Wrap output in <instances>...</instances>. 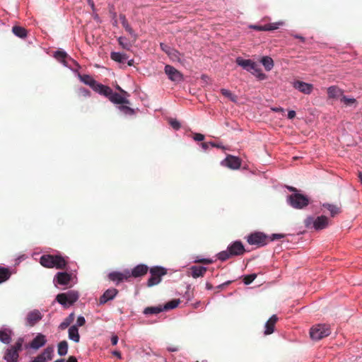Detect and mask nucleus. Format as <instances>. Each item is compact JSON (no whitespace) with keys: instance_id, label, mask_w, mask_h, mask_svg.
I'll return each instance as SVG.
<instances>
[{"instance_id":"nucleus-19","label":"nucleus","mask_w":362,"mask_h":362,"mask_svg":"<svg viewBox=\"0 0 362 362\" xmlns=\"http://www.w3.org/2000/svg\"><path fill=\"white\" fill-rule=\"evenodd\" d=\"M293 87L304 94H310L313 88L312 84L297 81L293 83Z\"/></svg>"},{"instance_id":"nucleus-33","label":"nucleus","mask_w":362,"mask_h":362,"mask_svg":"<svg viewBox=\"0 0 362 362\" xmlns=\"http://www.w3.org/2000/svg\"><path fill=\"white\" fill-rule=\"evenodd\" d=\"M110 58L117 62L124 63V62L128 59V57L126 54L112 52L110 54Z\"/></svg>"},{"instance_id":"nucleus-56","label":"nucleus","mask_w":362,"mask_h":362,"mask_svg":"<svg viewBox=\"0 0 362 362\" xmlns=\"http://www.w3.org/2000/svg\"><path fill=\"white\" fill-rule=\"evenodd\" d=\"M116 88L120 92V93L123 94L124 95H126V96H129V94L124 90L121 87H119V86H117Z\"/></svg>"},{"instance_id":"nucleus-24","label":"nucleus","mask_w":362,"mask_h":362,"mask_svg":"<svg viewBox=\"0 0 362 362\" xmlns=\"http://www.w3.org/2000/svg\"><path fill=\"white\" fill-rule=\"evenodd\" d=\"M94 90L100 93V95H105V97L108 98V99H110V97L111 96L113 92L112 89L109 86L103 85L99 83H98V85H96V87Z\"/></svg>"},{"instance_id":"nucleus-3","label":"nucleus","mask_w":362,"mask_h":362,"mask_svg":"<svg viewBox=\"0 0 362 362\" xmlns=\"http://www.w3.org/2000/svg\"><path fill=\"white\" fill-rule=\"evenodd\" d=\"M329 218L325 216H320L316 218L309 216L305 219L304 223L308 228L319 230L326 228L329 226Z\"/></svg>"},{"instance_id":"nucleus-62","label":"nucleus","mask_w":362,"mask_h":362,"mask_svg":"<svg viewBox=\"0 0 362 362\" xmlns=\"http://www.w3.org/2000/svg\"><path fill=\"white\" fill-rule=\"evenodd\" d=\"M212 288H213V286L210 283L206 284V288L207 290H211V289H212Z\"/></svg>"},{"instance_id":"nucleus-63","label":"nucleus","mask_w":362,"mask_h":362,"mask_svg":"<svg viewBox=\"0 0 362 362\" xmlns=\"http://www.w3.org/2000/svg\"><path fill=\"white\" fill-rule=\"evenodd\" d=\"M288 189L291 191V192H294L295 193H297V189L293 187H288Z\"/></svg>"},{"instance_id":"nucleus-45","label":"nucleus","mask_w":362,"mask_h":362,"mask_svg":"<svg viewBox=\"0 0 362 362\" xmlns=\"http://www.w3.org/2000/svg\"><path fill=\"white\" fill-rule=\"evenodd\" d=\"M340 100H341V102L344 103L346 105H351L356 102V99L349 98L346 96L343 95H341Z\"/></svg>"},{"instance_id":"nucleus-34","label":"nucleus","mask_w":362,"mask_h":362,"mask_svg":"<svg viewBox=\"0 0 362 362\" xmlns=\"http://www.w3.org/2000/svg\"><path fill=\"white\" fill-rule=\"evenodd\" d=\"M11 275L8 268L0 266V284L7 281Z\"/></svg>"},{"instance_id":"nucleus-18","label":"nucleus","mask_w":362,"mask_h":362,"mask_svg":"<svg viewBox=\"0 0 362 362\" xmlns=\"http://www.w3.org/2000/svg\"><path fill=\"white\" fill-rule=\"evenodd\" d=\"M236 64L241 66L243 69L247 71H252V69L255 67V62L251 59H245L240 57H238L235 59Z\"/></svg>"},{"instance_id":"nucleus-4","label":"nucleus","mask_w":362,"mask_h":362,"mask_svg":"<svg viewBox=\"0 0 362 362\" xmlns=\"http://www.w3.org/2000/svg\"><path fill=\"white\" fill-rule=\"evenodd\" d=\"M22 346L23 337H19L14 346L6 349L3 359L6 362H17L19 357L18 351H21Z\"/></svg>"},{"instance_id":"nucleus-52","label":"nucleus","mask_w":362,"mask_h":362,"mask_svg":"<svg viewBox=\"0 0 362 362\" xmlns=\"http://www.w3.org/2000/svg\"><path fill=\"white\" fill-rule=\"evenodd\" d=\"M285 235L284 234H273L271 237H268L269 241H273L274 240L281 239L284 238Z\"/></svg>"},{"instance_id":"nucleus-7","label":"nucleus","mask_w":362,"mask_h":362,"mask_svg":"<svg viewBox=\"0 0 362 362\" xmlns=\"http://www.w3.org/2000/svg\"><path fill=\"white\" fill-rule=\"evenodd\" d=\"M151 276L147 281V286L148 287H152L158 284L163 276L167 274V271L165 268L161 267H153L150 269Z\"/></svg>"},{"instance_id":"nucleus-17","label":"nucleus","mask_w":362,"mask_h":362,"mask_svg":"<svg viewBox=\"0 0 362 362\" xmlns=\"http://www.w3.org/2000/svg\"><path fill=\"white\" fill-rule=\"evenodd\" d=\"M148 271V267L144 264L136 266L130 272V277L138 278L145 276Z\"/></svg>"},{"instance_id":"nucleus-22","label":"nucleus","mask_w":362,"mask_h":362,"mask_svg":"<svg viewBox=\"0 0 362 362\" xmlns=\"http://www.w3.org/2000/svg\"><path fill=\"white\" fill-rule=\"evenodd\" d=\"M278 320V317L276 315H273L265 324L264 334L269 335L274 332V327Z\"/></svg>"},{"instance_id":"nucleus-40","label":"nucleus","mask_w":362,"mask_h":362,"mask_svg":"<svg viewBox=\"0 0 362 362\" xmlns=\"http://www.w3.org/2000/svg\"><path fill=\"white\" fill-rule=\"evenodd\" d=\"M128 104H120L118 107L119 110L124 115H132L134 114V110L127 105Z\"/></svg>"},{"instance_id":"nucleus-31","label":"nucleus","mask_w":362,"mask_h":362,"mask_svg":"<svg viewBox=\"0 0 362 362\" xmlns=\"http://www.w3.org/2000/svg\"><path fill=\"white\" fill-rule=\"evenodd\" d=\"M75 319V314L74 313H71L69 314L68 317H66L64 321L59 325V329L61 330L66 329L68 327L70 326V325L74 322Z\"/></svg>"},{"instance_id":"nucleus-41","label":"nucleus","mask_w":362,"mask_h":362,"mask_svg":"<svg viewBox=\"0 0 362 362\" xmlns=\"http://www.w3.org/2000/svg\"><path fill=\"white\" fill-rule=\"evenodd\" d=\"M90 92L88 89L83 87L78 88V90H76V95L78 98H87L90 96Z\"/></svg>"},{"instance_id":"nucleus-2","label":"nucleus","mask_w":362,"mask_h":362,"mask_svg":"<svg viewBox=\"0 0 362 362\" xmlns=\"http://www.w3.org/2000/svg\"><path fill=\"white\" fill-rule=\"evenodd\" d=\"M40 263L46 268H56L63 269L66 265V262L64 257L60 255H53L49 254L41 256Z\"/></svg>"},{"instance_id":"nucleus-11","label":"nucleus","mask_w":362,"mask_h":362,"mask_svg":"<svg viewBox=\"0 0 362 362\" xmlns=\"http://www.w3.org/2000/svg\"><path fill=\"white\" fill-rule=\"evenodd\" d=\"M47 339L45 335L38 333L36 337L25 346V349H32L35 351L45 345Z\"/></svg>"},{"instance_id":"nucleus-13","label":"nucleus","mask_w":362,"mask_h":362,"mask_svg":"<svg viewBox=\"0 0 362 362\" xmlns=\"http://www.w3.org/2000/svg\"><path fill=\"white\" fill-rule=\"evenodd\" d=\"M13 335V332L9 326L4 325L0 327V342L6 345L9 344Z\"/></svg>"},{"instance_id":"nucleus-6","label":"nucleus","mask_w":362,"mask_h":362,"mask_svg":"<svg viewBox=\"0 0 362 362\" xmlns=\"http://www.w3.org/2000/svg\"><path fill=\"white\" fill-rule=\"evenodd\" d=\"M289 204L295 209H301L309 204V198L300 193L291 194L288 199Z\"/></svg>"},{"instance_id":"nucleus-64","label":"nucleus","mask_w":362,"mask_h":362,"mask_svg":"<svg viewBox=\"0 0 362 362\" xmlns=\"http://www.w3.org/2000/svg\"><path fill=\"white\" fill-rule=\"evenodd\" d=\"M358 178H359L361 183L362 184V173H361V172L358 173Z\"/></svg>"},{"instance_id":"nucleus-27","label":"nucleus","mask_w":362,"mask_h":362,"mask_svg":"<svg viewBox=\"0 0 362 362\" xmlns=\"http://www.w3.org/2000/svg\"><path fill=\"white\" fill-rule=\"evenodd\" d=\"M78 77L83 83H84L86 85H88L90 88H92L93 90H95L96 85H98V82L94 80L90 76L87 74L83 75H78Z\"/></svg>"},{"instance_id":"nucleus-47","label":"nucleus","mask_w":362,"mask_h":362,"mask_svg":"<svg viewBox=\"0 0 362 362\" xmlns=\"http://www.w3.org/2000/svg\"><path fill=\"white\" fill-rule=\"evenodd\" d=\"M256 277H257V274H255L246 275L244 277L243 282L245 283V284L249 285L256 279Z\"/></svg>"},{"instance_id":"nucleus-8","label":"nucleus","mask_w":362,"mask_h":362,"mask_svg":"<svg viewBox=\"0 0 362 362\" xmlns=\"http://www.w3.org/2000/svg\"><path fill=\"white\" fill-rule=\"evenodd\" d=\"M78 293L75 291H69L66 293H62L57 296L56 300L61 305L66 307L74 304L78 299Z\"/></svg>"},{"instance_id":"nucleus-25","label":"nucleus","mask_w":362,"mask_h":362,"mask_svg":"<svg viewBox=\"0 0 362 362\" xmlns=\"http://www.w3.org/2000/svg\"><path fill=\"white\" fill-rule=\"evenodd\" d=\"M71 278V275L66 272H58L55 276L57 284L60 285H67Z\"/></svg>"},{"instance_id":"nucleus-55","label":"nucleus","mask_w":362,"mask_h":362,"mask_svg":"<svg viewBox=\"0 0 362 362\" xmlns=\"http://www.w3.org/2000/svg\"><path fill=\"white\" fill-rule=\"evenodd\" d=\"M111 342L112 345H116L118 342V337L117 335H112L111 337Z\"/></svg>"},{"instance_id":"nucleus-5","label":"nucleus","mask_w":362,"mask_h":362,"mask_svg":"<svg viewBox=\"0 0 362 362\" xmlns=\"http://www.w3.org/2000/svg\"><path fill=\"white\" fill-rule=\"evenodd\" d=\"M331 334L329 326L327 325H317L313 326L310 329V336L313 340L318 341Z\"/></svg>"},{"instance_id":"nucleus-39","label":"nucleus","mask_w":362,"mask_h":362,"mask_svg":"<svg viewBox=\"0 0 362 362\" xmlns=\"http://www.w3.org/2000/svg\"><path fill=\"white\" fill-rule=\"evenodd\" d=\"M179 303H180L179 299H173V300L168 302L167 303H165L164 305V306H163V311L175 308L176 307L178 306Z\"/></svg>"},{"instance_id":"nucleus-20","label":"nucleus","mask_w":362,"mask_h":362,"mask_svg":"<svg viewBox=\"0 0 362 362\" xmlns=\"http://www.w3.org/2000/svg\"><path fill=\"white\" fill-rule=\"evenodd\" d=\"M128 97L122 93L112 92L109 100L115 104H130L129 100L127 99Z\"/></svg>"},{"instance_id":"nucleus-59","label":"nucleus","mask_w":362,"mask_h":362,"mask_svg":"<svg viewBox=\"0 0 362 362\" xmlns=\"http://www.w3.org/2000/svg\"><path fill=\"white\" fill-rule=\"evenodd\" d=\"M66 362H78L77 358L75 356H69Z\"/></svg>"},{"instance_id":"nucleus-29","label":"nucleus","mask_w":362,"mask_h":362,"mask_svg":"<svg viewBox=\"0 0 362 362\" xmlns=\"http://www.w3.org/2000/svg\"><path fill=\"white\" fill-rule=\"evenodd\" d=\"M327 94L330 98H338L341 97L342 90L335 86H332L327 88Z\"/></svg>"},{"instance_id":"nucleus-9","label":"nucleus","mask_w":362,"mask_h":362,"mask_svg":"<svg viewBox=\"0 0 362 362\" xmlns=\"http://www.w3.org/2000/svg\"><path fill=\"white\" fill-rule=\"evenodd\" d=\"M247 240L250 245H255L258 247L264 246L269 242L268 237L261 232L250 234Z\"/></svg>"},{"instance_id":"nucleus-36","label":"nucleus","mask_w":362,"mask_h":362,"mask_svg":"<svg viewBox=\"0 0 362 362\" xmlns=\"http://www.w3.org/2000/svg\"><path fill=\"white\" fill-rule=\"evenodd\" d=\"M261 63L267 71H270L274 67V61L270 57H263L261 59Z\"/></svg>"},{"instance_id":"nucleus-61","label":"nucleus","mask_w":362,"mask_h":362,"mask_svg":"<svg viewBox=\"0 0 362 362\" xmlns=\"http://www.w3.org/2000/svg\"><path fill=\"white\" fill-rule=\"evenodd\" d=\"M210 144L212 146H214V147H217V148H224L223 146H222L220 144H216L215 143H213V142H211Z\"/></svg>"},{"instance_id":"nucleus-58","label":"nucleus","mask_w":362,"mask_h":362,"mask_svg":"<svg viewBox=\"0 0 362 362\" xmlns=\"http://www.w3.org/2000/svg\"><path fill=\"white\" fill-rule=\"evenodd\" d=\"M295 38L299 39L301 42H304L305 41V39L304 37L299 35H292Z\"/></svg>"},{"instance_id":"nucleus-30","label":"nucleus","mask_w":362,"mask_h":362,"mask_svg":"<svg viewBox=\"0 0 362 362\" xmlns=\"http://www.w3.org/2000/svg\"><path fill=\"white\" fill-rule=\"evenodd\" d=\"M69 338L75 342H78L80 340V335L78 333V327L76 325H72L69 329Z\"/></svg>"},{"instance_id":"nucleus-53","label":"nucleus","mask_w":362,"mask_h":362,"mask_svg":"<svg viewBox=\"0 0 362 362\" xmlns=\"http://www.w3.org/2000/svg\"><path fill=\"white\" fill-rule=\"evenodd\" d=\"M193 138L195 141H201L204 139V136L200 133H195Z\"/></svg>"},{"instance_id":"nucleus-46","label":"nucleus","mask_w":362,"mask_h":362,"mask_svg":"<svg viewBox=\"0 0 362 362\" xmlns=\"http://www.w3.org/2000/svg\"><path fill=\"white\" fill-rule=\"evenodd\" d=\"M119 18H120V19L122 21V24L123 27L125 28V30L127 31H128L129 33H132V29L129 26V23H128L125 16H123V15H120Z\"/></svg>"},{"instance_id":"nucleus-51","label":"nucleus","mask_w":362,"mask_h":362,"mask_svg":"<svg viewBox=\"0 0 362 362\" xmlns=\"http://www.w3.org/2000/svg\"><path fill=\"white\" fill-rule=\"evenodd\" d=\"M195 262L209 264L213 263V260L211 259H208V258H203V259H196Z\"/></svg>"},{"instance_id":"nucleus-26","label":"nucleus","mask_w":362,"mask_h":362,"mask_svg":"<svg viewBox=\"0 0 362 362\" xmlns=\"http://www.w3.org/2000/svg\"><path fill=\"white\" fill-rule=\"evenodd\" d=\"M281 24V23H269V24L264 25V26L254 25H250V27L251 28L258 30V31H262V30L267 31V30H274L279 28V25Z\"/></svg>"},{"instance_id":"nucleus-48","label":"nucleus","mask_w":362,"mask_h":362,"mask_svg":"<svg viewBox=\"0 0 362 362\" xmlns=\"http://www.w3.org/2000/svg\"><path fill=\"white\" fill-rule=\"evenodd\" d=\"M169 124L175 130H178L181 127L180 123L176 119H169Z\"/></svg>"},{"instance_id":"nucleus-49","label":"nucleus","mask_w":362,"mask_h":362,"mask_svg":"<svg viewBox=\"0 0 362 362\" xmlns=\"http://www.w3.org/2000/svg\"><path fill=\"white\" fill-rule=\"evenodd\" d=\"M161 49L165 52L168 55H169V53H170L173 49L170 47L168 46L167 45L164 43H160V45Z\"/></svg>"},{"instance_id":"nucleus-23","label":"nucleus","mask_w":362,"mask_h":362,"mask_svg":"<svg viewBox=\"0 0 362 362\" xmlns=\"http://www.w3.org/2000/svg\"><path fill=\"white\" fill-rule=\"evenodd\" d=\"M189 269L191 271V276L194 279L204 276L207 271L206 267L201 266H192Z\"/></svg>"},{"instance_id":"nucleus-14","label":"nucleus","mask_w":362,"mask_h":362,"mask_svg":"<svg viewBox=\"0 0 362 362\" xmlns=\"http://www.w3.org/2000/svg\"><path fill=\"white\" fill-rule=\"evenodd\" d=\"M164 70L168 78L172 81L178 83L183 80L182 74L173 66L165 65Z\"/></svg>"},{"instance_id":"nucleus-42","label":"nucleus","mask_w":362,"mask_h":362,"mask_svg":"<svg viewBox=\"0 0 362 362\" xmlns=\"http://www.w3.org/2000/svg\"><path fill=\"white\" fill-rule=\"evenodd\" d=\"M12 33L16 37L23 39V27L15 25L12 28Z\"/></svg>"},{"instance_id":"nucleus-38","label":"nucleus","mask_w":362,"mask_h":362,"mask_svg":"<svg viewBox=\"0 0 362 362\" xmlns=\"http://www.w3.org/2000/svg\"><path fill=\"white\" fill-rule=\"evenodd\" d=\"M250 72L255 76L259 80H264L267 78V76L262 72L261 69L257 64H255V67Z\"/></svg>"},{"instance_id":"nucleus-1","label":"nucleus","mask_w":362,"mask_h":362,"mask_svg":"<svg viewBox=\"0 0 362 362\" xmlns=\"http://www.w3.org/2000/svg\"><path fill=\"white\" fill-rule=\"evenodd\" d=\"M245 252V249L244 245L240 241L237 240L230 244L226 250L218 253L217 257L219 260L224 262L233 257L241 256Z\"/></svg>"},{"instance_id":"nucleus-32","label":"nucleus","mask_w":362,"mask_h":362,"mask_svg":"<svg viewBox=\"0 0 362 362\" xmlns=\"http://www.w3.org/2000/svg\"><path fill=\"white\" fill-rule=\"evenodd\" d=\"M162 311H163V308L161 305L156 307L151 306L146 308L144 310L143 313L146 315H156L161 313Z\"/></svg>"},{"instance_id":"nucleus-54","label":"nucleus","mask_w":362,"mask_h":362,"mask_svg":"<svg viewBox=\"0 0 362 362\" xmlns=\"http://www.w3.org/2000/svg\"><path fill=\"white\" fill-rule=\"evenodd\" d=\"M169 352H176L179 350V347L176 346H170L167 348Z\"/></svg>"},{"instance_id":"nucleus-28","label":"nucleus","mask_w":362,"mask_h":362,"mask_svg":"<svg viewBox=\"0 0 362 362\" xmlns=\"http://www.w3.org/2000/svg\"><path fill=\"white\" fill-rule=\"evenodd\" d=\"M322 207L327 209L332 217L340 214L341 211V206L335 204L325 203L322 204Z\"/></svg>"},{"instance_id":"nucleus-12","label":"nucleus","mask_w":362,"mask_h":362,"mask_svg":"<svg viewBox=\"0 0 362 362\" xmlns=\"http://www.w3.org/2000/svg\"><path fill=\"white\" fill-rule=\"evenodd\" d=\"M43 315L39 310L35 309L28 313L26 315V325L33 327L42 318Z\"/></svg>"},{"instance_id":"nucleus-15","label":"nucleus","mask_w":362,"mask_h":362,"mask_svg":"<svg viewBox=\"0 0 362 362\" xmlns=\"http://www.w3.org/2000/svg\"><path fill=\"white\" fill-rule=\"evenodd\" d=\"M54 356V348L47 346L44 351L38 354L31 362H48L52 360Z\"/></svg>"},{"instance_id":"nucleus-10","label":"nucleus","mask_w":362,"mask_h":362,"mask_svg":"<svg viewBox=\"0 0 362 362\" xmlns=\"http://www.w3.org/2000/svg\"><path fill=\"white\" fill-rule=\"evenodd\" d=\"M108 278L110 281L115 282L116 285L123 281H128L130 278V271L125 269L123 272H112L108 274Z\"/></svg>"},{"instance_id":"nucleus-50","label":"nucleus","mask_w":362,"mask_h":362,"mask_svg":"<svg viewBox=\"0 0 362 362\" xmlns=\"http://www.w3.org/2000/svg\"><path fill=\"white\" fill-rule=\"evenodd\" d=\"M85 324H86V320H85L84 317H83V316L78 317L76 326L81 327V326H83Z\"/></svg>"},{"instance_id":"nucleus-60","label":"nucleus","mask_w":362,"mask_h":362,"mask_svg":"<svg viewBox=\"0 0 362 362\" xmlns=\"http://www.w3.org/2000/svg\"><path fill=\"white\" fill-rule=\"evenodd\" d=\"M112 354L115 356H117L119 358H121V353L118 351H115L112 352Z\"/></svg>"},{"instance_id":"nucleus-57","label":"nucleus","mask_w":362,"mask_h":362,"mask_svg":"<svg viewBox=\"0 0 362 362\" xmlns=\"http://www.w3.org/2000/svg\"><path fill=\"white\" fill-rule=\"evenodd\" d=\"M296 117V112L294 110H290L288 113V118L293 119Z\"/></svg>"},{"instance_id":"nucleus-35","label":"nucleus","mask_w":362,"mask_h":362,"mask_svg":"<svg viewBox=\"0 0 362 362\" xmlns=\"http://www.w3.org/2000/svg\"><path fill=\"white\" fill-rule=\"evenodd\" d=\"M54 57L57 61L63 63L66 66L67 65L66 59L68 58V54L64 51L57 50L54 52Z\"/></svg>"},{"instance_id":"nucleus-44","label":"nucleus","mask_w":362,"mask_h":362,"mask_svg":"<svg viewBox=\"0 0 362 362\" xmlns=\"http://www.w3.org/2000/svg\"><path fill=\"white\" fill-rule=\"evenodd\" d=\"M171 52L169 53V57L170 58L174 61V62H180V53L175 50V49H173L172 51H170Z\"/></svg>"},{"instance_id":"nucleus-21","label":"nucleus","mask_w":362,"mask_h":362,"mask_svg":"<svg viewBox=\"0 0 362 362\" xmlns=\"http://www.w3.org/2000/svg\"><path fill=\"white\" fill-rule=\"evenodd\" d=\"M117 293L118 291L116 288H109L106 290L100 298V304H105L108 300H112Z\"/></svg>"},{"instance_id":"nucleus-37","label":"nucleus","mask_w":362,"mask_h":362,"mask_svg":"<svg viewBox=\"0 0 362 362\" xmlns=\"http://www.w3.org/2000/svg\"><path fill=\"white\" fill-rule=\"evenodd\" d=\"M68 351V343L66 341L64 340L60 341L58 344L57 352L58 354L61 356H65Z\"/></svg>"},{"instance_id":"nucleus-16","label":"nucleus","mask_w":362,"mask_h":362,"mask_svg":"<svg viewBox=\"0 0 362 362\" xmlns=\"http://www.w3.org/2000/svg\"><path fill=\"white\" fill-rule=\"evenodd\" d=\"M221 165L232 170H237L239 169L241 165V160L237 156L228 155L226 158L221 161Z\"/></svg>"},{"instance_id":"nucleus-43","label":"nucleus","mask_w":362,"mask_h":362,"mask_svg":"<svg viewBox=\"0 0 362 362\" xmlns=\"http://www.w3.org/2000/svg\"><path fill=\"white\" fill-rule=\"evenodd\" d=\"M221 93L225 97L228 98L231 101H233V102L236 101V96L233 95V93L230 90H228L227 89L222 88L221 90Z\"/></svg>"}]
</instances>
